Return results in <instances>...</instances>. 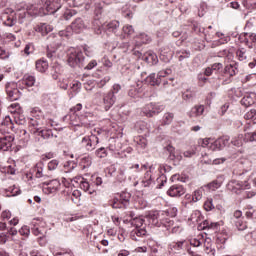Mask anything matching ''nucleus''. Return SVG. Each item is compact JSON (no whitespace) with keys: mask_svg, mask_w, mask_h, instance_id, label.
Wrapping results in <instances>:
<instances>
[{"mask_svg":"<svg viewBox=\"0 0 256 256\" xmlns=\"http://www.w3.org/2000/svg\"><path fill=\"white\" fill-rule=\"evenodd\" d=\"M71 35V28H66L65 30H61L58 33V36H49V40L52 41L49 46H47V57L48 59H53L55 57V49L59 48L61 46V41L59 40V37H70Z\"/></svg>","mask_w":256,"mask_h":256,"instance_id":"obj_2","label":"nucleus"},{"mask_svg":"<svg viewBox=\"0 0 256 256\" xmlns=\"http://www.w3.org/2000/svg\"><path fill=\"white\" fill-rule=\"evenodd\" d=\"M95 155L98 159H105V157H107V149H105V147H101L95 151Z\"/></svg>","mask_w":256,"mask_h":256,"instance_id":"obj_57","label":"nucleus"},{"mask_svg":"<svg viewBox=\"0 0 256 256\" xmlns=\"http://www.w3.org/2000/svg\"><path fill=\"white\" fill-rule=\"evenodd\" d=\"M73 15H77V11L73 9H68L64 12V19H66V21H69V19H71Z\"/></svg>","mask_w":256,"mask_h":256,"instance_id":"obj_63","label":"nucleus"},{"mask_svg":"<svg viewBox=\"0 0 256 256\" xmlns=\"http://www.w3.org/2000/svg\"><path fill=\"white\" fill-rule=\"evenodd\" d=\"M237 73H239V70H237V64H229L225 66V69H224L225 77H235Z\"/></svg>","mask_w":256,"mask_h":256,"instance_id":"obj_33","label":"nucleus"},{"mask_svg":"<svg viewBox=\"0 0 256 256\" xmlns=\"http://www.w3.org/2000/svg\"><path fill=\"white\" fill-rule=\"evenodd\" d=\"M243 141H245V138L243 139V134H238L232 138L231 143L234 145V147H242Z\"/></svg>","mask_w":256,"mask_h":256,"instance_id":"obj_45","label":"nucleus"},{"mask_svg":"<svg viewBox=\"0 0 256 256\" xmlns=\"http://www.w3.org/2000/svg\"><path fill=\"white\" fill-rule=\"evenodd\" d=\"M193 31L198 35H204V39L207 43H211L213 39H215V31L206 30L197 23L193 24Z\"/></svg>","mask_w":256,"mask_h":256,"instance_id":"obj_13","label":"nucleus"},{"mask_svg":"<svg viewBox=\"0 0 256 256\" xmlns=\"http://www.w3.org/2000/svg\"><path fill=\"white\" fill-rule=\"evenodd\" d=\"M9 109L11 113H15V115L23 113V108H21V105L19 103H12Z\"/></svg>","mask_w":256,"mask_h":256,"instance_id":"obj_52","label":"nucleus"},{"mask_svg":"<svg viewBox=\"0 0 256 256\" xmlns=\"http://www.w3.org/2000/svg\"><path fill=\"white\" fill-rule=\"evenodd\" d=\"M73 181H75L76 183H79L80 181V189L85 191V193H88L89 195H93V193H95V189L91 187V184H89V182L85 180V178L76 177L73 179Z\"/></svg>","mask_w":256,"mask_h":256,"instance_id":"obj_21","label":"nucleus"},{"mask_svg":"<svg viewBox=\"0 0 256 256\" xmlns=\"http://www.w3.org/2000/svg\"><path fill=\"white\" fill-rule=\"evenodd\" d=\"M150 41H151V38L145 33H142L135 38L136 47H141V45L147 44Z\"/></svg>","mask_w":256,"mask_h":256,"instance_id":"obj_35","label":"nucleus"},{"mask_svg":"<svg viewBox=\"0 0 256 256\" xmlns=\"http://www.w3.org/2000/svg\"><path fill=\"white\" fill-rule=\"evenodd\" d=\"M144 223H145V220L141 217H136L133 220H131V225H133L135 229H143Z\"/></svg>","mask_w":256,"mask_h":256,"instance_id":"obj_49","label":"nucleus"},{"mask_svg":"<svg viewBox=\"0 0 256 256\" xmlns=\"http://www.w3.org/2000/svg\"><path fill=\"white\" fill-rule=\"evenodd\" d=\"M239 40L241 43H244L245 45H247V47H249V49H253V47L256 43V34L253 32L242 33L239 36Z\"/></svg>","mask_w":256,"mask_h":256,"instance_id":"obj_18","label":"nucleus"},{"mask_svg":"<svg viewBox=\"0 0 256 256\" xmlns=\"http://www.w3.org/2000/svg\"><path fill=\"white\" fill-rule=\"evenodd\" d=\"M93 163V159L91 156H85L81 160V165L83 166V169H87V167H91V164Z\"/></svg>","mask_w":256,"mask_h":256,"instance_id":"obj_56","label":"nucleus"},{"mask_svg":"<svg viewBox=\"0 0 256 256\" xmlns=\"http://www.w3.org/2000/svg\"><path fill=\"white\" fill-rule=\"evenodd\" d=\"M40 3L44 8V15H53L63 6L61 0H40Z\"/></svg>","mask_w":256,"mask_h":256,"instance_id":"obj_8","label":"nucleus"},{"mask_svg":"<svg viewBox=\"0 0 256 256\" xmlns=\"http://www.w3.org/2000/svg\"><path fill=\"white\" fill-rule=\"evenodd\" d=\"M163 109H165V106L161 104L149 103L142 108V113L145 117H155V115H159Z\"/></svg>","mask_w":256,"mask_h":256,"instance_id":"obj_10","label":"nucleus"},{"mask_svg":"<svg viewBox=\"0 0 256 256\" xmlns=\"http://www.w3.org/2000/svg\"><path fill=\"white\" fill-rule=\"evenodd\" d=\"M94 13L96 15V18L93 22L94 29H101V26L103 23L99 20L101 19V13H103V3L99 2V0H95L94 2Z\"/></svg>","mask_w":256,"mask_h":256,"instance_id":"obj_17","label":"nucleus"},{"mask_svg":"<svg viewBox=\"0 0 256 256\" xmlns=\"http://www.w3.org/2000/svg\"><path fill=\"white\" fill-rule=\"evenodd\" d=\"M82 147H85L87 151H93L99 145V137L94 134L90 136H84L81 140Z\"/></svg>","mask_w":256,"mask_h":256,"instance_id":"obj_12","label":"nucleus"},{"mask_svg":"<svg viewBox=\"0 0 256 256\" xmlns=\"http://www.w3.org/2000/svg\"><path fill=\"white\" fill-rule=\"evenodd\" d=\"M45 169V164L43 162H38L35 165V177L37 179H41L43 177H45V174L43 173V170Z\"/></svg>","mask_w":256,"mask_h":256,"instance_id":"obj_40","label":"nucleus"},{"mask_svg":"<svg viewBox=\"0 0 256 256\" xmlns=\"http://www.w3.org/2000/svg\"><path fill=\"white\" fill-rule=\"evenodd\" d=\"M137 87L132 86L131 89L128 91V95L129 97H132V99H137V97H139V94L143 91L141 87H139V84L137 85Z\"/></svg>","mask_w":256,"mask_h":256,"instance_id":"obj_43","label":"nucleus"},{"mask_svg":"<svg viewBox=\"0 0 256 256\" xmlns=\"http://www.w3.org/2000/svg\"><path fill=\"white\" fill-rule=\"evenodd\" d=\"M184 245H187V241H178V242H172L169 244L170 251H173V253H177V251H181L183 249Z\"/></svg>","mask_w":256,"mask_h":256,"instance_id":"obj_37","label":"nucleus"},{"mask_svg":"<svg viewBox=\"0 0 256 256\" xmlns=\"http://www.w3.org/2000/svg\"><path fill=\"white\" fill-rule=\"evenodd\" d=\"M146 83L155 87L156 85H161V80L159 79V76H156L155 73H151L146 77Z\"/></svg>","mask_w":256,"mask_h":256,"instance_id":"obj_39","label":"nucleus"},{"mask_svg":"<svg viewBox=\"0 0 256 256\" xmlns=\"http://www.w3.org/2000/svg\"><path fill=\"white\" fill-rule=\"evenodd\" d=\"M177 56L179 61H184V59H189L191 57V52L187 50L177 51Z\"/></svg>","mask_w":256,"mask_h":256,"instance_id":"obj_50","label":"nucleus"},{"mask_svg":"<svg viewBox=\"0 0 256 256\" xmlns=\"http://www.w3.org/2000/svg\"><path fill=\"white\" fill-rule=\"evenodd\" d=\"M34 31L36 33H41V35L45 36L53 31V26L45 23H40L34 26Z\"/></svg>","mask_w":256,"mask_h":256,"instance_id":"obj_26","label":"nucleus"},{"mask_svg":"<svg viewBox=\"0 0 256 256\" xmlns=\"http://www.w3.org/2000/svg\"><path fill=\"white\" fill-rule=\"evenodd\" d=\"M16 15L18 16V22L20 24L25 23V20L27 19V17H30V15L27 13V8L23 7V6H18L16 8Z\"/></svg>","mask_w":256,"mask_h":256,"instance_id":"obj_28","label":"nucleus"},{"mask_svg":"<svg viewBox=\"0 0 256 256\" xmlns=\"http://www.w3.org/2000/svg\"><path fill=\"white\" fill-rule=\"evenodd\" d=\"M26 11L30 17H37L39 15L40 17H43V15H45V8L41 2H39V4L28 5Z\"/></svg>","mask_w":256,"mask_h":256,"instance_id":"obj_15","label":"nucleus"},{"mask_svg":"<svg viewBox=\"0 0 256 256\" xmlns=\"http://www.w3.org/2000/svg\"><path fill=\"white\" fill-rule=\"evenodd\" d=\"M6 93L9 101H17L21 99V92L17 89V84L15 83H8L6 85Z\"/></svg>","mask_w":256,"mask_h":256,"instance_id":"obj_16","label":"nucleus"},{"mask_svg":"<svg viewBox=\"0 0 256 256\" xmlns=\"http://www.w3.org/2000/svg\"><path fill=\"white\" fill-rule=\"evenodd\" d=\"M35 76L31 74H25L22 78V85H25L26 87H33L35 85Z\"/></svg>","mask_w":256,"mask_h":256,"instance_id":"obj_36","label":"nucleus"},{"mask_svg":"<svg viewBox=\"0 0 256 256\" xmlns=\"http://www.w3.org/2000/svg\"><path fill=\"white\" fill-rule=\"evenodd\" d=\"M30 113L31 117L29 118V125L30 127H34L35 131L41 129V127L47 123L41 109L33 108Z\"/></svg>","mask_w":256,"mask_h":256,"instance_id":"obj_4","label":"nucleus"},{"mask_svg":"<svg viewBox=\"0 0 256 256\" xmlns=\"http://www.w3.org/2000/svg\"><path fill=\"white\" fill-rule=\"evenodd\" d=\"M131 201V194L129 192H122L111 201L113 209H127Z\"/></svg>","mask_w":256,"mask_h":256,"instance_id":"obj_6","label":"nucleus"},{"mask_svg":"<svg viewBox=\"0 0 256 256\" xmlns=\"http://www.w3.org/2000/svg\"><path fill=\"white\" fill-rule=\"evenodd\" d=\"M9 13H13V11L11 9H7L2 14L1 19L4 25H6V27H13V25L17 23V20H15V17L13 16V14H9Z\"/></svg>","mask_w":256,"mask_h":256,"instance_id":"obj_19","label":"nucleus"},{"mask_svg":"<svg viewBox=\"0 0 256 256\" xmlns=\"http://www.w3.org/2000/svg\"><path fill=\"white\" fill-rule=\"evenodd\" d=\"M136 129H140L141 131H149V127H147V123L145 121H139L135 125Z\"/></svg>","mask_w":256,"mask_h":256,"instance_id":"obj_62","label":"nucleus"},{"mask_svg":"<svg viewBox=\"0 0 256 256\" xmlns=\"http://www.w3.org/2000/svg\"><path fill=\"white\" fill-rule=\"evenodd\" d=\"M145 235H147V230H145V227H142L132 230L130 237L133 241H139V237H145Z\"/></svg>","mask_w":256,"mask_h":256,"instance_id":"obj_29","label":"nucleus"},{"mask_svg":"<svg viewBox=\"0 0 256 256\" xmlns=\"http://www.w3.org/2000/svg\"><path fill=\"white\" fill-rule=\"evenodd\" d=\"M202 229H213L217 231L219 229V222H210L209 220L204 221Z\"/></svg>","mask_w":256,"mask_h":256,"instance_id":"obj_47","label":"nucleus"},{"mask_svg":"<svg viewBox=\"0 0 256 256\" xmlns=\"http://www.w3.org/2000/svg\"><path fill=\"white\" fill-rule=\"evenodd\" d=\"M13 141H15V137L5 131V129H0V151H9L11 147H13Z\"/></svg>","mask_w":256,"mask_h":256,"instance_id":"obj_7","label":"nucleus"},{"mask_svg":"<svg viewBox=\"0 0 256 256\" xmlns=\"http://www.w3.org/2000/svg\"><path fill=\"white\" fill-rule=\"evenodd\" d=\"M61 189V182L59 179H53L42 183V191L45 195H56Z\"/></svg>","mask_w":256,"mask_h":256,"instance_id":"obj_9","label":"nucleus"},{"mask_svg":"<svg viewBox=\"0 0 256 256\" xmlns=\"http://www.w3.org/2000/svg\"><path fill=\"white\" fill-rule=\"evenodd\" d=\"M166 149H167V151H168V153H169V159H170L171 161H175V159H176L177 161H181V160L183 159V156H181V154H179L178 151H175V148H174L173 146L168 145V146L166 147Z\"/></svg>","mask_w":256,"mask_h":256,"instance_id":"obj_34","label":"nucleus"},{"mask_svg":"<svg viewBox=\"0 0 256 256\" xmlns=\"http://www.w3.org/2000/svg\"><path fill=\"white\" fill-rule=\"evenodd\" d=\"M36 69L39 73H45L49 69V63L45 59H40L36 61Z\"/></svg>","mask_w":256,"mask_h":256,"instance_id":"obj_38","label":"nucleus"},{"mask_svg":"<svg viewBox=\"0 0 256 256\" xmlns=\"http://www.w3.org/2000/svg\"><path fill=\"white\" fill-rule=\"evenodd\" d=\"M83 61H85L83 52L75 48L69 50L67 62L70 67H83Z\"/></svg>","mask_w":256,"mask_h":256,"instance_id":"obj_5","label":"nucleus"},{"mask_svg":"<svg viewBox=\"0 0 256 256\" xmlns=\"http://www.w3.org/2000/svg\"><path fill=\"white\" fill-rule=\"evenodd\" d=\"M140 171H147V164L142 166L139 164H134L129 168V173H140Z\"/></svg>","mask_w":256,"mask_h":256,"instance_id":"obj_48","label":"nucleus"},{"mask_svg":"<svg viewBox=\"0 0 256 256\" xmlns=\"http://www.w3.org/2000/svg\"><path fill=\"white\" fill-rule=\"evenodd\" d=\"M59 167V160L54 159L48 162V171H55Z\"/></svg>","mask_w":256,"mask_h":256,"instance_id":"obj_61","label":"nucleus"},{"mask_svg":"<svg viewBox=\"0 0 256 256\" xmlns=\"http://www.w3.org/2000/svg\"><path fill=\"white\" fill-rule=\"evenodd\" d=\"M235 226L237 227L238 231H245L247 229V223L243 221V218L234 220Z\"/></svg>","mask_w":256,"mask_h":256,"instance_id":"obj_53","label":"nucleus"},{"mask_svg":"<svg viewBox=\"0 0 256 256\" xmlns=\"http://www.w3.org/2000/svg\"><path fill=\"white\" fill-rule=\"evenodd\" d=\"M244 119H246V121H252V123L256 125V110L251 109L250 111L246 112Z\"/></svg>","mask_w":256,"mask_h":256,"instance_id":"obj_44","label":"nucleus"},{"mask_svg":"<svg viewBox=\"0 0 256 256\" xmlns=\"http://www.w3.org/2000/svg\"><path fill=\"white\" fill-rule=\"evenodd\" d=\"M33 133L34 135H39L42 139H53V130L51 129L41 130V128H37Z\"/></svg>","mask_w":256,"mask_h":256,"instance_id":"obj_31","label":"nucleus"},{"mask_svg":"<svg viewBox=\"0 0 256 256\" xmlns=\"http://www.w3.org/2000/svg\"><path fill=\"white\" fill-rule=\"evenodd\" d=\"M133 33H135V29H133V26L132 25H125L122 28V33L121 34H116V35L120 39H127V37H131V35H133Z\"/></svg>","mask_w":256,"mask_h":256,"instance_id":"obj_30","label":"nucleus"},{"mask_svg":"<svg viewBox=\"0 0 256 256\" xmlns=\"http://www.w3.org/2000/svg\"><path fill=\"white\" fill-rule=\"evenodd\" d=\"M146 219L150 225H153L154 227H163L166 229L165 235H169L170 233H181V231H183L181 226L173 227V221L169 219V217H167L163 212H149Z\"/></svg>","mask_w":256,"mask_h":256,"instance_id":"obj_1","label":"nucleus"},{"mask_svg":"<svg viewBox=\"0 0 256 256\" xmlns=\"http://www.w3.org/2000/svg\"><path fill=\"white\" fill-rule=\"evenodd\" d=\"M87 28V25H85V22L81 18L75 19V21L72 22L70 29L74 33H83L85 29Z\"/></svg>","mask_w":256,"mask_h":256,"instance_id":"obj_23","label":"nucleus"},{"mask_svg":"<svg viewBox=\"0 0 256 256\" xmlns=\"http://www.w3.org/2000/svg\"><path fill=\"white\" fill-rule=\"evenodd\" d=\"M171 73H173V71L171 70V68H167L165 70H161L157 73V76L160 80L161 83V79H163L164 77H167V75H171Z\"/></svg>","mask_w":256,"mask_h":256,"instance_id":"obj_59","label":"nucleus"},{"mask_svg":"<svg viewBox=\"0 0 256 256\" xmlns=\"http://www.w3.org/2000/svg\"><path fill=\"white\" fill-rule=\"evenodd\" d=\"M204 209L205 211H213V209H215V205H213V199H208L204 203Z\"/></svg>","mask_w":256,"mask_h":256,"instance_id":"obj_64","label":"nucleus"},{"mask_svg":"<svg viewBox=\"0 0 256 256\" xmlns=\"http://www.w3.org/2000/svg\"><path fill=\"white\" fill-rule=\"evenodd\" d=\"M153 171H155V166H149V171L145 173L144 179L142 180L143 187H150L155 182V178H153Z\"/></svg>","mask_w":256,"mask_h":256,"instance_id":"obj_22","label":"nucleus"},{"mask_svg":"<svg viewBox=\"0 0 256 256\" xmlns=\"http://www.w3.org/2000/svg\"><path fill=\"white\" fill-rule=\"evenodd\" d=\"M204 252L207 256H215V249L209 245V242L207 241V244H205Z\"/></svg>","mask_w":256,"mask_h":256,"instance_id":"obj_60","label":"nucleus"},{"mask_svg":"<svg viewBox=\"0 0 256 256\" xmlns=\"http://www.w3.org/2000/svg\"><path fill=\"white\" fill-rule=\"evenodd\" d=\"M117 102V96L113 95V92H106L102 96V107L104 111H109L113 105Z\"/></svg>","mask_w":256,"mask_h":256,"instance_id":"obj_14","label":"nucleus"},{"mask_svg":"<svg viewBox=\"0 0 256 256\" xmlns=\"http://www.w3.org/2000/svg\"><path fill=\"white\" fill-rule=\"evenodd\" d=\"M107 31H110V33L117 34V29H119V21L113 20L110 23L106 25Z\"/></svg>","mask_w":256,"mask_h":256,"instance_id":"obj_46","label":"nucleus"},{"mask_svg":"<svg viewBox=\"0 0 256 256\" xmlns=\"http://www.w3.org/2000/svg\"><path fill=\"white\" fill-rule=\"evenodd\" d=\"M202 243H207V239H205L203 235H198L196 238L190 239V245H192V247H201Z\"/></svg>","mask_w":256,"mask_h":256,"instance_id":"obj_41","label":"nucleus"},{"mask_svg":"<svg viewBox=\"0 0 256 256\" xmlns=\"http://www.w3.org/2000/svg\"><path fill=\"white\" fill-rule=\"evenodd\" d=\"M167 195H169V197H181L182 195H185V188L179 184L172 185L168 189Z\"/></svg>","mask_w":256,"mask_h":256,"instance_id":"obj_20","label":"nucleus"},{"mask_svg":"<svg viewBox=\"0 0 256 256\" xmlns=\"http://www.w3.org/2000/svg\"><path fill=\"white\" fill-rule=\"evenodd\" d=\"M229 145V136H223L217 140L205 138L202 140V147H206L209 151H221V149Z\"/></svg>","mask_w":256,"mask_h":256,"instance_id":"obj_3","label":"nucleus"},{"mask_svg":"<svg viewBox=\"0 0 256 256\" xmlns=\"http://www.w3.org/2000/svg\"><path fill=\"white\" fill-rule=\"evenodd\" d=\"M175 119V114L171 112H166L162 118V125H171Z\"/></svg>","mask_w":256,"mask_h":256,"instance_id":"obj_42","label":"nucleus"},{"mask_svg":"<svg viewBox=\"0 0 256 256\" xmlns=\"http://www.w3.org/2000/svg\"><path fill=\"white\" fill-rule=\"evenodd\" d=\"M205 113V106L204 105H195L190 112L188 113L191 119L195 117H201Z\"/></svg>","mask_w":256,"mask_h":256,"instance_id":"obj_27","label":"nucleus"},{"mask_svg":"<svg viewBox=\"0 0 256 256\" xmlns=\"http://www.w3.org/2000/svg\"><path fill=\"white\" fill-rule=\"evenodd\" d=\"M54 256H75V254H73V251H71L70 249H61L58 252H53Z\"/></svg>","mask_w":256,"mask_h":256,"instance_id":"obj_54","label":"nucleus"},{"mask_svg":"<svg viewBox=\"0 0 256 256\" xmlns=\"http://www.w3.org/2000/svg\"><path fill=\"white\" fill-rule=\"evenodd\" d=\"M256 101V94L253 92L246 93L244 97L241 99V105L244 107H251V105H254Z\"/></svg>","mask_w":256,"mask_h":256,"instance_id":"obj_25","label":"nucleus"},{"mask_svg":"<svg viewBox=\"0 0 256 256\" xmlns=\"http://www.w3.org/2000/svg\"><path fill=\"white\" fill-rule=\"evenodd\" d=\"M245 143H253L256 141V132H248L244 135Z\"/></svg>","mask_w":256,"mask_h":256,"instance_id":"obj_55","label":"nucleus"},{"mask_svg":"<svg viewBox=\"0 0 256 256\" xmlns=\"http://www.w3.org/2000/svg\"><path fill=\"white\" fill-rule=\"evenodd\" d=\"M173 59V52L169 48H164L160 51V61L163 63H169Z\"/></svg>","mask_w":256,"mask_h":256,"instance_id":"obj_32","label":"nucleus"},{"mask_svg":"<svg viewBox=\"0 0 256 256\" xmlns=\"http://www.w3.org/2000/svg\"><path fill=\"white\" fill-rule=\"evenodd\" d=\"M14 120L17 125H25V123H27V120H25V116H23V114L21 113L16 114Z\"/></svg>","mask_w":256,"mask_h":256,"instance_id":"obj_58","label":"nucleus"},{"mask_svg":"<svg viewBox=\"0 0 256 256\" xmlns=\"http://www.w3.org/2000/svg\"><path fill=\"white\" fill-rule=\"evenodd\" d=\"M141 59L148 63V65H157L159 63V58L157 57V54L153 51H148L144 53L141 57Z\"/></svg>","mask_w":256,"mask_h":256,"instance_id":"obj_24","label":"nucleus"},{"mask_svg":"<svg viewBox=\"0 0 256 256\" xmlns=\"http://www.w3.org/2000/svg\"><path fill=\"white\" fill-rule=\"evenodd\" d=\"M67 117H69L70 124L74 127H89V125H91L87 116H79L78 114L70 113L66 116V119Z\"/></svg>","mask_w":256,"mask_h":256,"instance_id":"obj_11","label":"nucleus"},{"mask_svg":"<svg viewBox=\"0 0 256 256\" xmlns=\"http://www.w3.org/2000/svg\"><path fill=\"white\" fill-rule=\"evenodd\" d=\"M236 55L239 61H247V50L245 48H239L236 51Z\"/></svg>","mask_w":256,"mask_h":256,"instance_id":"obj_51","label":"nucleus"}]
</instances>
